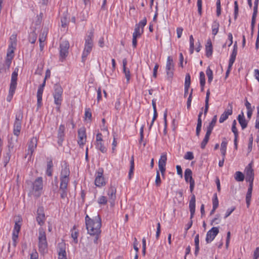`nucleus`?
I'll use <instances>...</instances> for the list:
<instances>
[{"label":"nucleus","mask_w":259,"mask_h":259,"mask_svg":"<svg viewBox=\"0 0 259 259\" xmlns=\"http://www.w3.org/2000/svg\"><path fill=\"white\" fill-rule=\"evenodd\" d=\"M65 128V126L63 124H61L59 127L58 136L59 140H61V141H62L63 140Z\"/></svg>","instance_id":"40"},{"label":"nucleus","mask_w":259,"mask_h":259,"mask_svg":"<svg viewBox=\"0 0 259 259\" xmlns=\"http://www.w3.org/2000/svg\"><path fill=\"white\" fill-rule=\"evenodd\" d=\"M184 158L187 160H192L194 159L193 153L192 152H187L184 156Z\"/></svg>","instance_id":"58"},{"label":"nucleus","mask_w":259,"mask_h":259,"mask_svg":"<svg viewBox=\"0 0 259 259\" xmlns=\"http://www.w3.org/2000/svg\"><path fill=\"white\" fill-rule=\"evenodd\" d=\"M233 113V105L232 103L228 104L227 109L225 110L224 112L222 113L219 118L220 123L224 122L227 120L229 115H231Z\"/></svg>","instance_id":"12"},{"label":"nucleus","mask_w":259,"mask_h":259,"mask_svg":"<svg viewBox=\"0 0 259 259\" xmlns=\"http://www.w3.org/2000/svg\"><path fill=\"white\" fill-rule=\"evenodd\" d=\"M195 196L193 194L191 196V200L189 201V209L190 211L191 219L193 217L195 212Z\"/></svg>","instance_id":"21"},{"label":"nucleus","mask_w":259,"mask_h":259,"mask_svg":"<svg viewBox=\"0 0 259 259\" xmlns=\"http://www.w3.org/2000/svg\"><path fill=\"white\" fill-rule=\"evenodd\" d=\"M23 117V111L21 110H18L15 116V119L13 125V134L18 137L21 130L22 120Z\"/></svg>","instance_id":"6"},{"label":"nucleus","mask_w":259,"mask_h":259,"mask_svg":"<svg viewBox=\"0 0 259 259\" xmlns=\"http://www.w3.org/2000/svg\"><path fill=\"white\" fill-rule=\"evenodd\" d=\"M14 49L8 48L7 57L5 61V67L6 69H9L12 63V60L14 58Z\"/></svg>","instance_id":"17"},{"label":"nucleus","mask_w":259,"mask_h":259,"mask_svg":"<svg viewBox=\"0 0 259 259\" xmlns=\"http://www.w3.org/2000/svg\"><path fill=\"white\" fill-rule=\"evenodd\" d=\"M190 41V53L193 54L194 50V40L192 35H191L189 37Z\"/></svg>","instance_id":"46"},{"label":"nucleus","mask_w":259,"mask_h":259,"mask_svg":"<svg viewBox=\"0 0 259 259\" xmlns=\"http://www.w3.org/2000/svg\"><path fill=\"white\" fill-rule=\"evenodd\" d=\"M155 183L157 187H159L161 183L160 177V174H159V172L158 170H157L156 172V176Z\"/></svg>","instance_id":"52"},{"label":"nucleus","mask_w":259,"mask_h":259,"mask_svg":"<svg viewBox=\"0 0 259 259\" xmlns=\"http://www.w3.org/2000/svg\"><path fill=\"white\" fill-rule=\"evenodd\" d=\"M59 191L61 198L68 202L69 201L67 198L68 188L59 187Z\"/></svg>","instance_id":"25"},{"label":"nucleus","mask_w":259,"mask_h":259,"mask_svg":"<svg viewBox=\"0 0 259 259\" xmlns=\"http://www.w3.org/2000/svg\"><path fill=\"white\" fill-rule=\"evenodd\" d=\"M78 144L80 146H83L85 144L87 138L85 131L84 129L80 128L78 131Z\"/></svg>","instance_id":"20"},{"label":"nucleus","mask_w":259,"mask_h":259,"mask_svg":"<svg viewBox=\"0 0 259 259\" xmlns=\"http://www.w3.org/2000/svg\"><path fill=\"white\" fill-rule=\"evenodd\" d=\"M147 24V19L146 17H144L142 20H141L139 23L136 24L135 25L136 28H138L140 30H142L144 31V27Z\"/></svg>","instance_id":"39"},{"label":"nucleus","mask_w":259,"mask_h":259,"mask_svg":"<svg viewBox=\"0 0 259 259\" xmlns=\"http://www.w3.org/2000/svg\"><path fill=\"white\" fill-rule=\"evenodd\" d=\"M94 32L91 30L84 38V47L82 54V61L85 62L88 55L91 52L93 44Z\"/></svg>","instance_id":"3"},{"label":"nucleus","mask_w":259,"mask_h":259,"mask_svg":"<svg viewBox=\"0 0 259 259\" xmlns=\"http://www.w3.org/2000/svg\"><path fill=\"white\" fill-rule=\"evenodd\" d=\"M44 92V89L38 88L37 92V104L38 107H39L41 105L42 102V96Z\"/></svg>","instance_id":"31"},{"label":"nucleus","mask_w":259,"mask_h":259,"mask_svg":"<svg viewBox=\"0 0 259 259\" xmlns=\"http://www.w3.org/2000/svg\"><path fill=\"white\" fill-rule=\"evenodd\" d=\"M167 160L166 154L163 153L158 161V167H165Z\"/></svg>","instance_id":"33"},{"label":"nucleus","mask_w":259,"mask_h":259,"mask_svg":"<svg viewBox=\"0 0 259 259\" xmlns=\"http://www.w3.org/2000/svg\"><path fill=\"white\" fill-rule=\"evenodd\" d=\"M70 171L69 165L64 162L62 165L60 171V179H70Z\"/></svg>","instance_id":"15"},{"label":"nucleus","mask_w":259,"mask_h":259,"mask_svg":"<svg viewBox=\"0 0 259 259\" xmlns=\"http://www.w3.org/2000/svg\"><path fill=\"white\" fill-rule=\"evenodd\" d=\"M174 67L173 59L171 57L168 56L166 63V71L168 78H171L173 77Z\"/></svg>","instance_id":"9"},{"label":"nucleus","mask_w":259,"mask_h":259,"mask_svg":"<svg viewBox=\"0 0 259 259\" xmlns=\"http://www.w3.org/2000/svg\"><path fill=\"white\" fill-rule=\"evenodd\" d=\"M217 120V116L214 115L211 121L209 123V125L207 127L206 133L211 134L214 126L215 125Z\"/></svg>","instance_id":"27"},{"label":"nucleus","mask_w":259,"mask_h":259,"mask_svg":"<svg viewBox=\"0 0 259 259\" xmlns=\"http://www.w3.org/2000/svg\"><path fill=\"white\" fill-rule=\"evenodd\" d=\"M47 35V31L44 30L42 32H41V33H40V34L39 35V42H45V41L46 39Z\"/></svg>","instance_id":"54"},{"label":"nucleus","mask_w":259,"mask_h":259,"mask_svg":"<svg viewBox=\"0 0 259 259\" xmlns=\"http://www.w3.org/2000/svg\"><path fill=\"white\" fill-rule=\"evenodd\" d=\"M206 74L208 77V83H210L213 79V72L209 67L207 68Z\"/></svg>","instance_id":"43"},{"label":"nucleus","mask_w":259,"mask_h":259,"mask_svg":"<svg viewBox=\"0 0 259 259\" xmlns=\"http://www.w3.org/2000/svg\"><path fill=\"white\" fill-rule=\"evenodd\" d=\"M17 142V139H14L12 136H8V148L9 151L11 152L14 147L15 143Z\"/></svg>","instance_id":"35"},{"label":"nucleus","mask_w":259,"mask_h":259,"mask_svg":"<svg viewBox=\"0 0 259 259\" xmlns=\"http://www.w3.org/2000/svg\"><path fill=\"white\" fill-rule=\"evenodd\" d=\"M237 122L235 120H234L232 122V132L234 133V137L238 136V132L237 128L236 127Z\"/></svg>","instance_id":"48"},{"label":"nucleus","mask_w":259,"mask_h":259,"mask_svg":"<svg viewBox=\"0 0 259 259\" xmlns=\"http://www.w3.org/2000/svg\"><path fill=\"white\" fill-rule=\"evenodd\" d=\"M28 185H30V193L35 197H38L41 194L43 189V179L42 177L37 178L33 182L26 181Z\"/></svg>","instance_id":"2"},{"label":"nucleus","mask_w":259,"mask_h":259,"mask_svg":"<svg viewBox=\"0 0 259 259\" xmlns=\"http://www.w3.org/2000/svg\"><path fill=\"white\" fill-rule=\"evenodd\" d=\"M197 5L198 7V12L200 15L202 14V0H197Z\"/></svg>","instance_id":"63"},{"label":"nucleus","mask_w":259,"mask_h":259,"mask_svg":"<svg viewBox=\"0 0 259 259\" xmlns=\"http://www.w3.org/2000/svg\"><path fill=\"white\" fill-rule=\"evenodd\" d=\"M212 207H214V208H217V207L219 206V200L217 197V194H215L214 195V197L212 199Z\"/></svg>","instance_id":"57"},{"label":"nucleus","mask_w":259,"mask_h":259,"mask_svg":"<svg viewBox=\"0 0 259 259\" xmlns=\"http://www.w3.org/2000/svg\"><path fill=\"white\" fill-rule=\"evenodd\" d=\"M237 119L242 130L245 129L247 126V121L246 120L244 113L242 112L238 115Z\"/></svg>","instance_id":"24"},{"label":"nucleus","mask_w":259,"mask_h":259,"mask_svg":"<svg viewBox=\"0 0 259 259\" xmlns=\"http://www.w3.org/2000/svg\"><path fill=\"white\" fill-rule=\"evenodd\" d=\"M221 222V219L220 218V215L217 214L215 217L211 221V225H215L220 224Z\"/></svg>","instance_id":"51"},{"label":"nucleus","mask_w":259,"mask_h":259,"mask_svg":"<svg viewBox=\"0 0 259 259\" xmlns=\"http://www.w3.org/2000/svg\"><path fill=\"white\" fill-rule=\"evenodd\" d=\"M210 135V134L206 133L204 138L203 139V141H202V142L201 143V148L202 149L205 148L207 143H208V142L209 141Z\"/></svg>","instance_id":"44"},{"label":"nucleus","mask_w":259,"mask_h":259,"mask_svg":"<svg viewBox=\"0 0 259 259\" xmlns=\"http://www.w3.org/2000/svg\"><path fill=\"white\" fill-rule=\"evenodd\" d=\"M237 42H235L233 46V51L229 59V64H230V67H232V65L235 61L237 54Z\"/></svg>","instance_id":"22"},{"label":"nucleus","mask_w":259,"mask_h":259,"mask_svg":"<svg viewBox=\"0 0 259 259\" xmlns=\"http://www.w3.org/2000/svg\"><path fill=\"white\" fill-rule=\"evenodd\" d=\"M228 142L225 138L223 139L221 143V154L222 155V156L224 157V158H225V155L226 153V150H227V146Z\"/></svg>","instance_id":"30"},{"label":"nucleus","mask_w":259,"mask_h":259,"mask_svg":"<svg viewBox=\"0 0 259 259\" xmlns=\"http://www.w3.org/2000/svg\"><path fill=\"white\" fill-rule=\"evenodd\" d=\"M86 229L88 234L95 237L94 242L97 243V240L101 233V227L102 225L101 219L99 214L90 218L88 215L85 217Z\"/></svg>","instance_id":"1"},{"label":"nucleus","mask_w":259,"mask_h":259,"mask_svg":"<svg viewBox=\"0 0 259 259\" xmlns=\"http://www.w3.org/2000/svg\"><path fill=\"white\" fill-rule=\"evenodd\" d=\"M219 27H220V24H219V22H218V21H217V20L214 21L213 22V23L212 24V26H211L212 34L213 35H215L218 33L219 29Z\"/></svg>","instance_id":"34"},{"label":"nucleus","mask_w":259,"mask_h":259,"mask_svg":"<svg viewBox=\"0 0 259 259\" xmlns=\"http://www.w3.org/2000/svg\"><path fill=\"white\" fill-rule=\"evenodd\" d=\"M234 178L237 182H242L244 180V175L242 172L238 171L235 172Z\"/></svg>","instance_id":"38"},{"label":"nucleus","mask_w":259,"mask_h":259,"mask_svg":"<svg viewBox=\"0 0 259 259\" xmlns=\"http://www.w3.org/2000/svg\"><path fill=\"white\" fill-rule=\"evenodd\" d=\"M38 247L39 252L42 254L48 251V242L46 232L42 228H40L38 230Z\"/></svg>","instance_id":"4"},{"label":"nucleus","mask_w":259,"mask_h":259,"mask_svg":"<svg viewBox=\"0 0 259 259\" xmlns=\"http://www.w3.org/2000/svg\"><path fill=\"white\" fill-rule=\"evenodd\" d=\"M205 52L206 56L207 57L211 56L212 54V45L210 39H208L207 40V42L205 45Z\"/></svg>","instance_id":"26"},{"label":"nucleus","mask_w":259,"mask_h":259,"mask_svg":"<svg viewBox=\"0 0 259 259\" xmlns=\"http://www.w3.org/2000/svg\"><path fill=\"white\" fill-rule=\"evenodd\" d=\"M18 69L15 68V70L12 74L11 83L9 91V94L7 97V101L10 102L13 98L14 94L15 93V90L17 87V80L18 76Z\"/></svg>","instance_id":"5"},{"label":"nucleus","mask_w":259,"mask_h":259,"mask_svg":"<svg viewBox=\"0 0 259 259\" xmlns=\"http://www.w3.org/2000/svg\"><path fill=\"white\" fill-rule=\"evenodd\" d=\"M71 236L74 240L75 243H77V237H78V233L76 231H75V226L73 227V230L72 231Z\"/></svg>","instance_id":"55"},{"label":"nucleus","mask_w":259,"mask_h":259,"mask_svg":"<svg viewBox=\"0 0 259 259\" xmlns=\"http://www.w3.org/2000/svg\"><path fill=\"white\" fill-rule=\"evenodd\" d=\"M60 186L61 187L68 188V185L70 181V179H60Z\"/></svg>","instance_id":"47"},{"label":"nucleus","mask_w":259,"mask_h":259,"mask_svg":"<svg viewBox=\"0 0 259 259\" xmlns=\"http://www.w3.org/2000/svg\"><path fill=\"white\" fill-rule=\"evenodd\" d=\"M191 83V76L189 74H187L185 80V88H189Z\"/></svg>","instance_id":"49"},{"label":"nucleus","mask_w":259,"mask_h":259,"mask_svg":"<svg viewBox=\"0 0 259 259\" xmlns=\"http://www.w3.org/2000/svg\"><path fill=\"white\" fill-rule=\"evenodd\" d=\"M219 232V228L212 227L206 234L205 240L207 243L211 242L218 234Z\"/></svg>","instance_id":"13"},{"label":"nucleus","mask_w":259,"mask_h":259,"mask_svg":"<svg viewBox=\"0 0 259 259\" xmlns=\"http://www.w3.org/2000/svg\"><path fill=\"white\" fill-rule=\"evenodd\" d=\"M253 140V136L251 135L249 138V143H248V152H251V151L252 150Z\"/></svg>","instance_id":"60"},{"label":"nucleus","mask_w":259,"mask_h":259,"mask_svg":"<svg viewBox=\"0 0 259 259\" xmlns=\"http://www.w3.org/2000/svg\"><path fill=\"white\" fill-rule=\"evenodd\" d=\"M36 39V35L34 32H32L30 34L29 36V41L31 44H34Z\"/></svg>","instance_id":"61"},{"label":"nucleus","mask_w":259,"mask_h":259,"mask_svg":"<svg viewBox=\"0 0 259 259\" xmlns=\"http://www.w3.org/2000/svg\"><path fill=\"white\" fill-rule=\"evenodd\" d=\"M95 184L97 187H101L106 184L102 172H98L95 180Z\"/></svg>","instance_id":"18"},{"label":"nucleus","mask_w":259,"mask_h":259,"mask_svg":"<svg viewBox=\"0 0 259 259\" xmlns=\"http://www.w3.org/2000/svg\"><path fill=\"white\" fill-rule=\"evenodd\" d=\"M202 114V112L201 111L199 113L198 117V120H197V124L196 126V134L197 136H199L201 129V125H202V120L201 119V117Z\"/></svg>","instance_id":"28"},{"label":"nucleus","mask_w":259,"mask_h":259,"mask_svg":"<svg viewBox=\"0 0 259 259\" xmlns=\"http://www.w3.org/2000/svg\"><path fill=\"white\" fill-rule=\"evenodd\" d=\"M37 145V139L36 137L31 138L30 141L28 143V155L32 156L33 153L35 150Z\"/></svg>","instance_id":"16"},{"label":"nucleus","mask_w":259,"mask_h":259,"mask_svg":"<svg viewBox=\"0 0 259 259\" xmlns=\"http://www.w3.org/2000/svg\"><path fill=\"white\" fill-rule=\"evenodd\" d=\"M53 162L52 161H50L47 163V168L46 170V174L49 177H51L52 176V171H53Z\"/></svg>","instance_id":"42"},{"label":"nucleus","mask_w":259,"mask_h":259,"mask_svg":"<svg viewBox=\"0 0 259 259\" xmlns=\"http://www.w3.org/2000/svg\"><path fill=\"white\" fill-rule=\"evenodd\" d=\"M116 187L111 184L108 190L107 191V194L108 196L109 201L111 205H113L116 199Z\"/></svg>","instance_id":"10"},{"label":"nucleus","mask_w":259,"mask_h":259,"mask_svg":"<svg viewBox=\"0 0 259 259\" xmlns=\"http://www.w3.org/2000/svg\"><path fill=\"white\" fill-rule=\"evenodd\" d=\"M20 229H21V225L19 224V222H16L15 224L13 233L19 234Z\"/></svg>","instance_id":"53"},{"label":"nucleus","mask_w":259,"mask_h":259,"mask_svg":"<svg viewBox=\"0 0 259 259\" xmlns=\"http://www.w3.org/2000/svg\"><path fill=\"white\" fill-rule=\"evenodd\" d=\"M251 194L252 193H247L246 195V202L247 207L248 208L249 207V206L250 205L251 198Z\"/></svg>","instance_id":"62"},{"label":"nucleus","mask_w":259,"mask_h":259,"mask_svg":"<svg viewBox=\"0 0 259 259\" xmlns=\"http://www.w3.org/2000/svg\"><path fill=\"white\" fill-rule=\"evenodd\" d=\"M244 172L246 175V181L249 183H253L254 174L252 167V163L248 164L245 168Z\"/></svg>","instance_id":"11"},{"label":"nucleus","mask_w":259,"mask_h":259,"mask_svg":"<svg viewBox=\"0 0 259 259\" xmlns=\"http://www.w3.org/2000/svg\"><path fill=\"white\" fill-rule=\"evenodd\" d=\"M185 179L186 182L194 181L192 178V172L189 168H187L185 171Z\"/></svg>","instance_id":"29"},{"label":"nucleus","mask_w":259,"mask_h":259,"mask_svg":"<svg viewBox=\"0 0 259 259\" xmlns=\"http://www.w3.org/2000/svg\"><path fill=\"white\" fill-rule=\"evenodd\" d=\"M84 116H85V119L86 120L87 119H89V120H91V118H92V113H91V110H90V109L89 108L85 109Z\"/></svg>","instance_id":"59"},{"label":"nucleus","mask_w":259,"mask_h":259,"mask_svg":"<svg viewBox=\"0 0 259 259\" xmlns=\"http://www.w3.org/2000/svg\"><path fill=\"white\" fill-rule=\"evenodd\" d=\"M257 14V11L253 10V12L252 16V19H251V29H252V32H253V30L254 26H255Z\"/></svg>","instance_id":"45"},{"label":"nucleus","mask_w":259,"mask_h":259,"mask_svg":"<svg viewBox=\"0 0 259 259\" xmlns=\"http://www.w3.org/2000/svg\"><path fill=\"white\" fill-rule=\"evenodd\" d=\"M96 147L98 150H100L103 153H104L107 151V148L104 145L103 141L96 142Z\"/></svg>","instance_id":"37"},{"label":"nucleus","mask_w":259,"mask_h":259,"mask_svg":"<svg viewBox=\"0 0 259 259\" xmlns=\"http://www.w3.org/2000/svg\"><path fill=\"white\" fill-rule=\"evenodd\" d=\"M107 202V198L104 196H101L98 199V203L99 204L105 205Z\"/></svg>","instance_id":"50"},{"label":"nucleus","mask_w":259,"mask_h":259,"mask_svg":"<svg viewBox=\"0 0 259 259\" xmlns=\"http://www.w3.org/2000/svg\"><path fill=\"white\" fill-rule=\"evenodd\" d=\"M199 78H200V84L201 86V91H203L205 83V74L203 72L201 71L199 74Z\"/></svg>","instance_id":"36"},{"label":"nucleus","mask_w":259,"mask_h":259,"mask_svg":"<svg viewBox=\"0 0 259 259\" xmlns=\"http://www.w3.org/2000/svg\"><path fill=\"white\" fill-rule=\"evenodd\" d=\"M143 31L142 30H140L139 28H136L134 29V31L133 33V40H132V45L134 48H136L137 45V39L138 38L140 37L141 35L143 34Z\"/></svg>","instance_id":"19"},{"label":"nucleus","mask_w":259,"mask_h":259,"mask_svg":"<svg viewBox=\"0 0 259 259\" xmlns=\"http://www.w3.org/2000/svg\"><path fill=\"white\" fill-rule=\"evenodd\" d=\"M54 88V92L53 93V97L54 99V103L57 106V109L59 110L63 100L62 94L63 90L59 84H55Z\"/></svg>","instance_id":"7"},{"label":"nucleus","mask_w":259,"mask_h":259,"mask_svg":"<svg viewBox=\"0 0 259 259\" xmlns=\"http://www.w3.org/2000/svg\"><path fill=\"white\" fill-rule=\"evenodd\" d=\"M69 44L68 41H63L60 45V60L62 62L68 54Z\"/></svg>","instance_id":"8"},{"label":"nucleus","mask_w":259,"mask_h":259,"mask_svg":"<svg viewBox=\"0 0 259 259\" xmlns=\"http://www.w3.org/2000/svg\"><path fill=\"white\" fill-rule=\"evenodd\" d=\"M123 71L124 73L125 77L126 79L127 82H128L131 78V73L130 70L127 68H124L123 69Z\"/></svg>","instance_id":"56"},{"label":"nucleus","mask_w":259,"mask_h":259,"mask_svg":"<svg viewBox=\"0 0 259 259\" xmlns=\"http://www.w3.org/2000/svg\"><path fill=\"white\" fill-rule=\"evenodd\" d=\"M36 220L38 224L41 226L45 224L46 216L44 213V208L41 206L39 207L37 209Z\"/></svg>","instance_id":"14"},{"label":"nucleus","mask_w":259,"mask_h":259,"mask_svg":"<svg viewBox=\"0 0 259 259\" xmlns=\"http://www.w3.org/2000/svg\"><path fill=\"white\" fill-rule=\"evenodd\" d=\"M259 257V247H257L253 253V258L257 259Z\"/></svg>","instance_id":"64"},{"label":"nucleus","mask_w":259,"mask_h":259,"mask_svg":"<svg viewBox=\"0 0 259 259\" xmlns=\"http://www.w3.org/2000/svg\"><path fill=\"white\" fill-rule=\"evenodd\" d=\"M199 234H197L195 236V239H194V243H195V250L194 253L196 256L197 255L199 250Z\"/></svg>","instance_id":"41"},{"label":"nucleus","mask_w":259,"mask_h":259,"mask_svg":"<svg viewBox=\"0 0 259 259\" xmlns=\"http://www.w3.org/2000/svg\"><path fill=\"white\" fill-rule=\"evenodd\" d=\"M134 157L133 155L131 157V159L130 160V168L128 172V178L129 179H131L133 175H134Z\"/></svg>","instance_id":"32"},{"label":"nucleus","mask_w":259,"mask_h":259,"mask_svg":"<svg viewBox=\"0 0 259 259\" xmlns=\"http://www.w3.org/2000/svg\"><path fill=\"white\" fill-rule=\"evenodd\" d=\"M58 259H67L65 247L64 244H59L58 248Z\"/></svg>","instance_id":"23"}]
</instances>
